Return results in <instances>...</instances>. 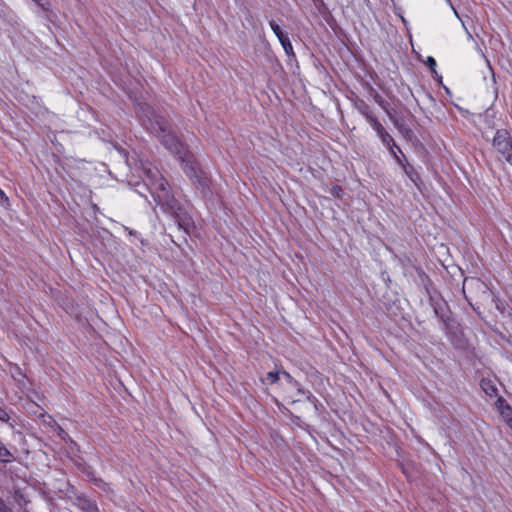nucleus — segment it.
Instances as JSON below:
<instances>
[{
	"label": "nucleus",
	"instance_id": "11",
	"mask_svg": "<svg viewBox=\"0 0 512 512\" xmlns=\"http://www.w3.org/2000/svg\"><path fill=\"white\" fill-rule=\"evenodd\" d=\"M285 53L288 55V56H293L294 55V52H293V47H292V44L289 40L288 37H285L284 39H282L280 41Z\"/></svg>",
	"mask_w": 512,
	"mask_h": 512
},
{
	"label": "nucleus",
	"instance_id": "21",
	"mask_svg": "<svg viewBox=\"0 0 512 512\" xmlns=\"http://www.w3.org/2000/svg\"><path fill=\"white\" fill-rule=\"evenodd\" d=\"M451 8H452V10H453L454 14H455L457 17H459V16H458V13H457V11H456V9H455L453 6H451Z\"/></svg>",
	"mask_w": 512,
	"mask_h": 512
},
{
	"label": "nucleus",
	"instance_id": "9",
	"mask_svg": "<svg viewBox=\"0 0 512 512\" xmlns=\"http://www.w3.org/2000/svg\"><path fill=\"white\" fill-rule=\"evenodd\" d=\"M269 25L274 34L276 35V37L278 38L279 42L285 37H287L285 33L282 31L281 27L275 21H270Z\"/></svg>",
	"mask_w": 512,
	"mask_h": 512
},
{
	"label": "nucleus",
	"instance_id": "15",
	"mask_svg": "<svg viewBox=\"0 0 512 512\" xmlns=\"http://www.w3.org/2000/svg\"><path fill=\"white\" fill-rule=\"evenodd\" d=\"M0 420H2V421L8 420V416H7L6 412L3 411L1 408H0Z\"/></svg>",
	"mask_w": 512,
	"mask_h": 512
},
{
	"label": "nucleus",
	"instance_id": "3",
	"mask_svg": "<svg viewBox=\"0 0 512 512\" xmlns=\"http://www.w3.org/2000/svg\"><path fill=\"white\" fill-rule=\"evenodd\" d=\"M492 146L501 159L512 165V137L507 130L500 129L496 131Z\"/></svg>",
	"mask_w": 512,
	"mask_h": 512
},
{
	"label": "nucleus",
	"instance_id": "14",
	"mask_svg": "<svg viewBox=\"0 0 512 512\" xmlns=\"http://www.w3.org/2000/svg\"><path fill=\"white\" fill-rule=\"evenodd\" d=\"M427 65L432 69L434 70V67L436 66V61L433 57L429 56L427 58Z\"/></svg>",
	"mask_w": 512,
	"mask_h": 512
},
{
	"label": "nucleus",
	"instance_id": "19",
	"mask_svg": "<svg viewBox=\"0 0 512 512\" xmlns=\"http://www.w3.org/2000/svg\"><path fill=\"white\" fill-rule=\"evenodd\" d=\"M507 425L510 427V429L512 430V417L509 418L508 421H506Z\"/></svg>",
	"mask_w": 512,
	"mask_h": 512
},
{
	"label": "nucleus",
	"instance_id": "20",
	"mask_svg": "<svg viewBox=\"0 0 512 512\" xmlns=\"http://www.w3.org/2000/svg\"><path fill=\"white\" fill-rule=\"evenodd\" d=\"M1 512H11V511L7 506H5L3 509H1Z\"/></svg>",
	"mask_w": 512,
	"mask_h": 512
},
{
	"label": "nucleus",
	"instance_id": "18",
	"mask_svg": "<svg viewBox=\"0 0 512 512\" xmlns=\"http://www.w3.org/2000/svg\"><path fill=\"white\" fill-rule=\"evenodd\" d=\"M341 191H342V190H341V188H340V187H335V188H333V193H334L335 195H337V196H339V194H340V192H341Z\"/></svg>",
	"mask_w": 512,
	"mask_h": 512
},
{
	"label": "nucleus",
	"instance_id": "5",
	"mask_svg": "<svg viewBox=\"0 0 512 512\" xmlns=\"http://www.w3.org/2000/svg\"><path fill=\"white\" fill-rule=\"evenodd\" d=\"M281 376L284 377L287 381H290V379H291L290 375L286 372H281V373L269 372V373H267V375L263 381H264V383L269 384V385L274 384L280 379Z\"/></svg>",
	"mask_w": 512,
	"mask_h": 512
},
{
	"label": "nucleus",
	"instance_id": "6",
	"mask_svg": "<svg viewBox=\"0 0 512 512\" xmlns=\"http://www.w3.org/2000/svg\"><path fill=\"white\" fill-rule=\"evenodd\" d=\"M13 454L8 450V448L2 443L0 440V462L8 463L13 461Z\"/></svg>",
	"mask_w": 512,
	"mask_h": 512
},
{
	"label": "nucleus",
	"instance_id": "2",
	"mask_svg": "<svg viewBox=\"0 0 512 512\" xmlns=\"http://www.w3.org/2000/svg\"><path fill=\"white\" fill-rule=\"evenodd\" d=\"M144 183L151 191L155 201L162 207L163 210L171 213L179 227L187 226L189 219L185 216L183 209L178 205L174 197L169 193L168 183L159 173L155 167H145Z\"/></svg>",
	"mask_w": 512,
	"mask_h": 512
},
{
	"label": "nucleus",
	"instance_id": "16",
	"mask_svg": "<svg viewBox=\"0 0 512 512\" xmlns=\"http://www.w3.org/2000/svg\"><path fill=\"white\" fill-rule=\"evenodd\" d=\"M7 197L5 195V193L3 192V190L0 189V203H3L5 201H7Z\"/></svg>",
	"mask_w": 512,
	"mask_h": 512
},
{
	"label": "nucleus",
	"instance_id": "4",
	"mask_svg": "<svg viewBox=\"0 0 512 512\" xmlns=\"http://www.w3.org/2000/svg\"><path fill=\"white\" fill-rule=\"evenodd\" d=\"M389 149H390L391 154L397 161V163L403 168L404 172L413 180L412 167L408 164H405L403 162L402 158L399 156V154L403 155L401 149L398 146H396V147L392 146Z\"/></svg>",
	"mask_w": 512,
	"mask_h": 512
},
{
	"label": "nucleus",
	"instance_id": "8",
	"mask_svg": "<svg viewBox=\"0 0 512 512\" xmlns=\"http://www.w3.org/2000/svg\"><path fill=\"white\" fill-rule=\"evenodd\" d=\"M367 120L372 126V128L376 131L377 135L380 137L381 134H383L386 130L382 126V124L374 117L367 116Z\"/></svg>",
	"mask_w": 512,
	"mask_h": 512
},
{
	"label": "nucleus",
	"instance_id": "7",
	"mask_svg": "<svg viewBox=\"0 0 512 512\" xmlns=\"http://www.w3.org/2000/svg\"><path fill=\"white\" fill-rule=\"evenodd\" d=\"M498 403H499L500 414L502 415V417L504 418V420L506 422L509 420V418H512V408L509 405L504 404V401L501 399L498 400Z\"/></svg>",
	"mask_w": 512,
	"mask_h": 512
},
{
	"label": "nucleus",
	"instance_id": "1",
	"mask_svg": "<svg viewBox=\"0 0 512 512\" xmlns=\"http://www.w3.org/2000/svg\"><path fill=\"white\" fill-rule=\"evenodd\" d=\"M151 128L157 134V137L165 148L181 162L185 174L195 184H202V181L205 180L202 171L199 169L198 164L187 147L170 132L168 123L160 116H155L154 122L151 123Z\"/></svg>",
	"mask_w": 512,
	"mask_h": 512
},
{
	"label": "nucleus",
	"instance_id": "17",
	"mask_svg": "<svg viewBox=\"0 0 512 512\" xmlns=\"http://www.w3.org/2000/svg\"><path fill=\"white\" fill-rule=\"evenodd\" d=\"M7 197L5 195V193L3 192V190L0 189V203H3L5 201H7Z\"/></svg>",
	"mask_w": 512,
	"mask_h": 512
},
{
	"label": "nucleus",
	"instance_id": "12",
	"mask_svg": "<svg viewBox=\"0 0 512 512\" xmlns=\"http://www.w3.org/2000/svg\"><path fill=\"white\" fill-rule=\"evenodd\" d=\"M380 139L382 140L383 144L386 145L388 148L392 146L396 147L393 138L387 131L380 135Z\"/></svg>",
	"mask_w": 512,
	"mask_h": 512
},
{
	"label": "nucleus",
	"instance_id": "13",
	"mask_svg": "<svg viewBox=\"0 0 512 512\" xmlns=\"http://www.w3.org/2000/svg\"><path fill=\"white\" fill-rule=\"evenodd\" d=\"M80 505L82 509L87 510L88 512H94L96 507L87 500H80Z\"/></svg>",
	"mask_w": 512,
	"mask_h": 512
},
{
	"label": "nucleus",
	"instance_id": "10",
	"mask_svg": "<svg viewBox=\"0 0 512 512\" xmlns=\"http://www.w3.org/2000/svg\"><path fill=\"white\" fill-rule=\"evenodd\" d=\"M481 387L489 396H493L497 392V389L487 380L481 382Z\"/></svg>",
	"mask_w": 512,
	"mask_h": 512
}]
</instances>
